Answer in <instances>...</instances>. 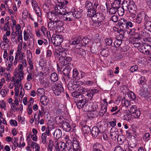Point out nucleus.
Segmentation results:
<instances>
[{
	"label": "nucleus",
	"instance_id": "6",
	"mask_svg": "<svg viewBox=\"0 0 151 151\" xmlns=\"http://www.w3.org/2000/svg\"><path fill=\"white\" fill-rule=\"evenodd\" d=\"M47 18L50 21L60 20L59 15L55 10L48 12L47 13Z\"/></svg>",
	"mask_w": 151,
	"mask_h": 151
},
{
	"label": "nucleus",
	"instance_id": "41",
	"mask_svg": "<svg viewBox=\"0 0 151 151\" xmlns=\"http://www.w3.org/2000/svg\"><path fill=\"white\" fill-rule=\"evenodd\" d=\"M121 102L122 105L125 107L128 108L130 105V101L124 99L121 100Z\"/></svg>",
	"mask_w": 151,
	"mask_h": 151
},
{
	"label": "nucleus",
	"instance_id": "62",
	"mask_svg": "<svg viewBox=\"0 0 151 151\" xmlns=\"http://www.w3.org/2000/svg\"><path fill=\"white\" fill-rule=\"evenodd\" d=\"M61 53V51H60L58 49H57L55 51L54 55L56 57H57L59 58L60 56Z\"/></svg>",
	"mask_w": 151,
	"mask_h": 151
},
{
	"label": "nucleus",
	"instance_id": "2",
	"mask_svg": "<svg viewBox=\"0 0 151 151\" xmlns=\"http://www.w3.org/2000/svg\"><path fill=\"white\" fill-rule=\"evenodd\" d=\"M133 2L130 0H125L122 3V7L125 9V10L131 12L134 9L133 5Z\"/></svg>",
	"mask_w": 151,
	"mask_h": 151
},
{
	"label": "nucleus",
	"instance_id": "1",
	"mask_svg": "<svg viewBox=\"0 0 151 151\" xmlns=\"http://www.w3.org/2000/svg\"><path fill=\"white\" fill-rule=\"evenodd\" d=\"M98 5V4L94 3V8L91 9L87 11V16L91 17L93 25L99 27L101 24V22L104 20V17L103 14L100 12L96 13V9Z\"/></svg>",
	"mask_w": 151,
	"mask_h": 151
},
{
	"label": "nucleus",
	"instance_id": "5",
	"mask_svg": "<svg viewBox=\"0 0 151 151\" xmlns=\"http://www.w3.org/2000/svg\"><path fill=\"white\" fill-rule=\"evenodd\" d=\"M52 42L56 46L60 45L63 41V37L61 35H53L51 38Z\"/></svg>",
	"mask_w": 151,
	"mask_h": 151
},
{
	"label": "nucleus",
	"instance_id": "54",
	"mask_svg": "<svg viewBox=\"0 0 151 151\" xmlns=\"http://www.w3.org/2000/svg\"><path fill=\"white\" fill-rule=\"evenodd\" d=\"M91 108L92 109V110L96 111V110L98 108V106L96 102L92 103L91 102Z\"/></svg>",
	"mask_w": 151,
	"mask_h": 151
},
{
	"label": "nucleus",
	"instance_id": "9",
	"mask_svg": "<svg viewBox=\"0 0 151 151\" xmlns=\"http://www.w3.org/2000/svg\"><path fill=\"white\" fill-rule=\"evenodd\" d=\"M61 146V149H64L65 151H73L72 148V142L70 139L67 140L66 144H64Z\"/></svg>",
	"mask_w": 151,
	"mask_h": 151
},
{
	"label": "nucleus",
	"instance_id": "34",
	"mask_svg": "<svg viewBox=\"0 0 151 151\" xmlns=\"http://www.w3.org/2000/svg\"><path fill=\"white\" fill-rule=\"evenodd\" d=\"M51 81L53 82H55L58 80V75L55 73H52L50 76Z\"/></svg>",
	"mask_w": 151,
	"mask_h": 151
},
{
	"label": "nucleus",
	"instance_id": "29",
	"mask_svg": "<svg viewBox=\"0 0 151 151\" xmlns=\"http://www.w3.org/2000/svg\"><path fill=\"white\" fill-rule=\"evenodd\" d=\"M139 34L143 37L145 39H146L147 41H149V40L150 39H149L150 36L149 33L148 32H145V30L140 32Z\"/></svg>",
	"mask_w": 151,
	"mask_h": 151
},
{
	"label": "nucleus",
	"instance_id": "12",
	"mask_svg": "<svg viewBox=\"0 0 151 151\" xmlns=\"http://www.w3.org/2000/svg\"><path fill=\"white\" fill-rule=\"evenodd\" d=\"M79 143L76 139H74L72 145L73 151H80L81 146Z\"/></svg>",
	"mask_w": 151,
	"mask_h": 151
},
{
	"label": "nucleus",
	"instance_id": "28",
	"mask_svg": "<svg viewBox=\"0 0 151 151\" xmlns=\"http://www.w3.org/2000/svg\"><path fill=\"white\" fill-rule=\"evenodd\" d=\"M63 71V73L65 76L69 75L70 72L71 70V68L70 66H65Z\"/></svg>",
	"mask_w": 151,
	"mask_h": 151
},
{
	"label": "nucleus",
	"instance_id": "7",
	"mask_svg": "<svg viewBox=\"0 0 151 151\" xmlns=\"http://www.w3.org/2000/svg\"><path fill=\"white\" fill-rule=\"evenodd\" d=\"M139 51L146 55H149L151 51V44L143 43L139 47Z\"/></svg>",
	"mask_w": 151,
	"mask_h": 151
},
{
	"label": "nucleus",
	"instance_id": "47",
	"mask_svg": "<svg viewBox=\"0 0 151 151\" xmlns=\"http://www.w3.org/2000/svg\"><path fill=\"white\" fill-rule=\"evenodd\" d=\"M47 25L48 29L50 30L54 31L55 29V27H54L52 22L50 21L48 23Z\"/></svg>",
	"mask_w": 151,
	"mask_h": 151
},
{
	"label": "nucleus",
	"instance_id": "22",
	"mask_svg": "<svg viewBox=\"0 0 151 151\" xmlns=\"http://www.w3.org/2000/svg\"><path fill=\"white\" fill-rule=\"evenodd\" d=\"M55 11L59 15H62L63 16L64 14L63 13V10L61 7L58 6H54Z\"/></svg>",
	"mask_w": 151,
	"mask_h": 151
},
{
	"label": "nucleus",
	"instance_id": "48",
	"mask_svg": "<svg viewBox=\"0 0 151 151\" xmlns=\"http://www.w3.org/2000/svg\"><path fill=\"white\" fill-rule=\"evenodd\" d=\"M144 26H145V25L141 24V23L137 25V30L139 32V34H140V32L143 31L144 30Z\"/></svg>",
	"mask_w": 151,
	"mask_h": 151
},
{
	"label": "nucleus",
	"instance_id": "24",
	"mask_svg": "<svg viewBox=\"0 0 151 151\" xmlns=\"http://www.w3.org/2000/svg\"><path fill=\"white\" fill-rule=\"evenodd\" d=\"M88 117L91 118L96 117L98 116V112L96 111L91 110L87 113Z\"/></svg>",
	"mask_w": 151,
	"mask_h": 151
},
{
	"label": "nucleus",
	"instance_id": "3",
	"mask_svg": "<svg viewBox=\"0 0 151 151\" xmlns=\"http://www.w3.org/2000/svg\"><path fill=\"white\" fill-rule=\"evenodd\" d=\"M129 112L132 113L135 118L139 119V122H142L143 119H140L139 118L140 115V111L138 109H137L136 105H133L131 106L129 110Z\"/></svg>",
	"mask_w": 151,
	"mask_h": 151
},
{
	"label": "nucleus",
	"instance_id": "56",
	"mask_svg": "<svg viewBox=\"0 0 151 151\" xmlns=\"http://www.w3.org/2000/svg\"><path fill=\"white\" fill-rule=\"evenodd\" d=\"M134 40L135 41H137L141 40V37L139 35V34L137 33L135 35L134 37Z\"/></svg>",
	"mask_w": 151,
	"mask_h": 151
},
{
	"label": "nucleus",
	"instance_id": "59",
	"mask_svg": "<svg viewBox=\"0 0 151 151\" xmlns=\"http://www.w3.org/2000/svg\"><path fill=\"white\" fill-rule=\"evenodd\" d=\"M138 69V66L137 65H135L131 67L130 69V70L131 73H132L136 71Z\"/></svg>",
	"mask_w": 151,
	"mask_h": 151
},
{
	"label": "nucleus",
	"instance_id": "14",
	"mask_svg": "<svg viewBox=\"0 0 151 151\" xmlns=\"http://www.w3.org/2000/svg\"><path fill=\"white\" fill-rule=\"evenodd\" d=\"M144 15V13L142 12H140L138 13L136 17L135 22L138 24H140L141 21L143 18Z\"/></svg>",
	"mask_w": 151,
	"mask_h": 151
},
{
	"label": "nucleus",
	"instance_id": "4",
	"mask_svg": "<svg viewBox=\"0 0 151 151\" xmlns=\"http://www.w3.org/2000/svg\"><path fill=\"white\" fill-rule=\"evenodd\" d=\"M63 12L64 15L63 16H62L61 19L62 20L66 21L67 22L70 21L72 17V14L71 12H68V9L67 7H62Z\"/></svg>",
	"mask_w": 151,
	"mask_h": 151
},
{
	"label": "nucleus",
	"instance_id": "16",
	"mask_svg": "<svg viewBox=\"0 0 151 151\" xmlns=\"http://www.w3.org/2000/svg\"><path fill=\"white\" fill-rule=\"evenodd\" d=\"M72 60V58L70 57L66 56L63 62H60L65 66H70L71 63H70Z\"/></svg>",
	"mask_w": 151,
	"mask_h": 151
},
{
	"label": "nucleus",
	"instance_id": "63",
	"mask_svg": "<svg viewBox=\"0 0 151 151\" xmlns=\"http://www.w3.org/2000/svg\"><path fill=\"white\" fill-rule=\"evenodd\" d=\"M31 3L32 6L33 7L34 9L39 7L38 6L37 2L35 0H33Z\"/></svg>",
	"mask_w": 151,
	"mask_h": 151
},
{
	"label": "nucleus",
	"instance_id": "32",
	"mask_svg": "<svg viewBox=\"0 0 151 151\" xmlns=\"http://www.w3.org/2000/svg\"><path fill=\"white\" fill-rule=\"evenodd\" d=\"M68 3V1L66 0H60L58 1V4H57V6L62 7H65Z\"/></svg>",
	"mask_w": 151,
	"mask_h": 151
},
{
	"label": "nucleus",
	"instance_id": "18",
	"mask_svg": "<svg viewBox=\"0 0 151 151\" xmlns=\"http://www.w3.org/2000/svg\"><path fill=\"white\" fill-rule=\"evenodd\" d=\"M62 127L63 129L66 132H68L70 131L71 129L70 125L66 122H63L62 124Z\"/></svg>",
	"mask_w": 151,
	"mask_h": 151
},
{
	"label": "nucleus",
	"instance_id": "45",
	"mask_svg": "<svg viewBox=\"0 0 151 151\" xmlns=\"http://www.w3.org/2000/svg\"><path fill=\"white\" fill-rule=\"evenodd\" d=\"M136 42L133 43V45L135 47H138V50H140L139 47H140L142 46V45L143 43L141 40H139V41H136Z\"/></svg>",
	"mask_w": 151,
	"mask_h": 151
},
{
	"label": "nucleus",
	"instance_id": "35",
	"mask_svg": "<svg viewBox=\"0 0 151 151\" xmlns=\"http://www.w3.org/2000/svg\"><path fill=\"white\" fill-rule=\"evenodd\" d=\"M60 56L59 58V60L60 62H63L65 58L66 57V53L65 51H61Z\"/></svg>",
	"mask_w": 151,
	"mask_h": 151
},
{
	"label": "nucleus",
	"instance_id": "11",
	"mask_svg": "<svg viewBox=\"0 0 151 151\" xmlns=\"http://www.w3.org/2000/svg\"><path fill=\"white\" fill-rule=\"evenodd\" d=\"M103 132L100 130L99 128L96 126L93 127L91 130V133L93 137L96 138L99 135V133H101Z\"/></svg>",
	"mask_w": 151,
	"mask_h": 151
},
{
	"label": "nucleus",
	"instance_id": "55",
	"mask_svg": "<svg viewBox=\"0 0 151 151\" xmlns=\"http://www.w3.org/2000/svg\"><path fill=\"white\" fill-rule=\"evenodd\" d=\"M35 12L37 16L40 17L42 16V13L39 7L35 9Z\"/></svg>",
	"mask_w": 151,
	"mask_h": 151
},
{
	"label": "nucleus",
	"instance_id": "57",
	"mask_svg": "<svg viewBox=\"0 0 151 151\" xmlns=\"http://www.w3.org/2000/svg\"><path fill=\"white\" fill-rule=\"evenodd\" d=\"M77 91L79 93V94L82 95V94L84 93L86 91V90L84 88L82 87H80Z\"/></svg>",
	"mask_w": 151,
	"mask_h": 151
},
{
	"label": "nucleus",
	"instance_id": "33",
	"mask_svg": "<svg viewBox=\"0 0 151 151\" xmlns=\"http://www.w3.org/2000/svg\"><path fill=\"white\" fill-rule=\"evenodd\" d=\"M63 117L61 116H56L55 118V122L56 124L58 125L61 124L63 122Z\"/></svg>",
	"mask_w": 151,
	"mask_h": 151
},
{
	"label": "nucleus",
	"instance_id": "40",
	"mask_svg": "<svg viewBox=\"0 0 151 151\" xmlns=\"http://www.w3.org/2000/svg\"><path fill=\"white\" fill-rule=\"evenodd\" d=\"M35 144V147L36 150L35 151H39L40 147L38 144H36L35 142H31L29 143V145H30L31 147L34 148V147Z\"/></svg>",
	"mask_w": 151,
	"mask_h": 151
},
{
	"label": "nucleus",
	"instance_id": "20",
	"mask_svg": "<svg viewBox=\"0 0 151 151\" xmlns=\"http://www.w3.org/2000/svg\"><path fill=\"white\" fill-rule=\"evenodd\" d=\"M82 42V38L81 37L79 36L74 40H72L69 42L70 44L73 45H77Z\"/></svg>",
	"mask_w": 151,
	"mask_h": 151
},
{
	"label": "nucleus",
	"instance_id": "52",
	"mask_svg": "<svg viewBox=\"0 0 151 151\" xmlns=\"http://www.w3.org/2000/svg\"><path fill=\"white\" fill-rule=\"evenodd\" d=\"M132 116V115L131 114L127 113L126 114L124 115L123 118L124 120L129 121L131 119Z\"/></svg>",
	"mask_w": 151,
	"mask_h": 151
},
{
	"label": "nucleus",
	"instance_id": "10",
	"mask_svg": "<svg viewBox=\"0 0 151 151\" xmlns=\"http://www.w3.org/2000/svg\"><path fill=\"white\" fill-rule=\"evenodd\" d=\"M83 12V10L82 9H80L78 10H75V11L73 12H71L72 15V17L71 18L70 21H72L73 19V17L79 19L82 16V12Z\"/></svg>",
	"mask_w": 151,
	"mask_h": 151
},
{
	"label": "nucleus",
	"instance_id": "51",
	"mask_svg": "<svg viewBox=\"0 0 151 151\" xmlns=\"http://www.w3.org/2000/svg\"><path fill=\"white\" fill-rule=\"evenodd\" d=\"M75 100H76V101H80L83 100V101H86V99H85V97L82 95L79 94L76 99H75Z\"/></svg>",
	"mask_w": 151,
	"mask_h": 151
},
{
	"label": "nucleus",
	"instance_id": "36",
	"mask_svg": "<svg viewBox=\"0 0 151 151\" xmlns=\"http://www.w3.org/2000/svg\"><path fill=\"white\" fill-rule=\"evenodd\" d=\"M121 2L119 1L114 0L111 4V6H113V7L118 9L120 8Z\"/></svg>",
	"mask_w": 151,
	"mask_h": 151
},
{
	"label": "nucleus",
	"instance_id": "13",
	"mask_svg": "<svg viewBox=\"0 0 151 151\" xmlns=\"http://www.w3.org/2000/svg\"><path fill=\"white\" fill-rule=\"evenodd\" d=\"M91 106V102L86 101L85 104L83 107L82 109L84 111L88 112L92 110Z\"/></svg>",
	"mask_w": 151,
	"mask_h": 151
},
{
	"label": "nucleus",
	"instance_id": "58",
	"mask_svg": "<svg viewBox=\"0 0 151 151\" xmlns=\"http://www.w3.org/2000/svg\"><path fill=\"white\" fill-rule=\"evenodd\" d=\"M105 41L106 44L109 46L111 45L112 43V40L111 38L106 39L105 40Z\"/></svg>",
	"mask_w": 151,
	"mask_h": 151
},
{
	"label": "nucleus",
	"instance_id": "44",
	"mask_svg": "<svg viewBox=\"0 0 151 151\" xmlns=\"http://www.w3.org/2000/svg\"><path fill=\"white\" fill-rule=\"evenodd\" d=\"M91 50L92 53H96L98 51V46L96 45L93 44H92Z\"/></svg>",
	"mask_w": 151,
	"mask_h": 151
},
{
	"label": "nucleus",
	"instance_id": "60",
	"mask_svg": "<svg viewBox=\"0 0 151 151\" xmlns=\"http://www.w3.org/2000/svg\"><path fill=\"white\" fill-rule=\"evenodd\" d=\"M44 91V89L43 88H38L37 92V94L39 96L42 95Z\"/></svg>",
	"mask_w": 151,
	"mask_h": 151
},
{
	"label": "nucleus",
	"instance_id": "30",
	"mask_svg": "<svg viewBox=\"0 0 151 151\" xmlns=\"http://www.w3.org/2000/svg\"><path fill=\"white\" fill-rule=\"evenodd\" d=\"M86 101H83V100L81 101H77L76 102V105L79 109H80L81 108H83L84 105L85 104Z\"/></svg>",
	"mask_w": 151,
	"mask_h": 151
},
{
	"label": "nucleus",
	"instance_id": "43",
	"mask_svg": "<svg viewBox=\"0 0 151 151\" xmlns=\"http://www.w3.org/2000/svg\"><path fill=\"white\" fill-rule=\"evenodd\" d=\"M145 29L151 32V21L146 22L145 24Z\"/></svg>",
	"mask_w": 151,
	"mask_h": 151
},
{
	"label": "nucleus",
	"instance_id": "37",
	"mask_svg": "<svg viewBox=\"0 0 151 151\" xmlns=\"http://www.w3.org/2000/svg\"><path fill=\"white\" fill-rule=\"evenodd\" d=\"M77 85L75 84H73L70 81L69 82L68 85V88L70 90L75 89L77 88Z\"/></svg>",
	"mask_w": 151,
	"mask_h": 151
},
{
	"label": "nucleus",
	"instance_id": "21",
	"mask_svg": "<svg viewBox=\"0 0 151 151\" xmlns=\"http://www.w3.org/2000/svg\"><path fill=\"white\" fill-rule=\"evenodd\" d=\"M62 132L60 129H56L54 133V136L56 139H59L61 136Z\"/></svg>",
	"mask_w": 151,
	"mask_h": 151
},
{
	"label": "nucleus",
	"instance_id": "39",
	"mask_svg": "<svg viewBox=\"0 0 151 151\" xmlns=\"http://www.w3.org/2000/svg\"><path fill=\"white\" fill-rule=\"evenodd\" d=\"M107 106H102L101 109L99 112V115L103 116L107 111Z\"/></svg>",
	"mask_w": 151,
	"mask_h": 151
},
{
	"label": "nucleus",
	"instance_id": "17",
	"mask_svg": "<svg viewBox=\"0 0 151 151\" xmlns=\"http://www.w3.org/2000/svg\"><path fill=\"white\" fill-rule=\"evenodd\" d=\"M41 103L44 105H46L49 103V100L47 97L45 96H42L40 99Z\"/></svg>",
	"mask_w": 151,
	"mask_h": 151
},
{
	"label": "nucleus",
	"instance_id": "8",
	"mask_svg": "<svg viewBox=\"0 0 151 151\" xmlns=\"http://www.w3.org/2000/svg\"><path fill=\"white\" fill-rule=\"evenodd\" d=\"M53 90L56 95H60L64 91L61 82L55 84L53 86Z\"/></svg>",
	"mask_w": 151,
	"mask_h": 151
},
{
	"label": "nucleus",
	"instance_id": "27",
	"mask_svg": "<svg viewBox=\"0 0 151 151\" xmlns=\"http://www.w3.org/2000/svg\"><path fill=\"white\" fill-rule=\"evenodd\" d=\"M97 92L98 90L96 89L89 90L88 91L86 95L92 98L94 94Z\"/></svg>",
	"mask_w": 151,
	"mask_h": 151
},
{
	"label": "nucleus",
	"instance_id": "42",
	"mask_svg": "<svg viewBox=\"0 0 151 151\" xmlns=\"http://www.w3.org/2000/svg\"><path fill=\"white\" fill-rule=\"evenodd\" d=\"M64 144H65L63 142H60L59 143H57L55 146V148L56 151H61L62 150V149H61V146Z\"/></svg>",
	"mask_w": 151,
	"mask_h": 151
},
{
	"label": "nucleus",
	"instance_id": "61",
	"mask_svg": "<svg viewBox=\"0 0 151 151\" xmlns=\"http://www.w3.org/2000/svg\"><path fill=\"white\" fill-rule=\"evenodd\" d=\"M125 10V9H124V8L122 7V8L119 9V10L118 9V11L117 12L119 15L120 16H122L124 15V11Z\"/></svg>",
	"mask_w": 151,
	"mask_h": 151
},
{
	"label": "nucleus",
	"instance_id": "49",
	"mask_svg": "<svg viewBox=\"0 0 151 151\" xmlns=\"http://www.w3.org/2000/svg\"><path fill=\"white\" fill-rule=\"evenodd\" d=\"M108 51L107 50L104 48L100 52L101 55L103 56L107 57L108 56Z\"/></svg>",
	"mask_w": 151,
	"mask_h": 151
},
{
	"label": "nucleus",
	"instance_id": "31",
	"mask_svg": "<svg viewBox=\"0 0 151 151\" xmlns=\"http://www.w3.org/2000/svg\"><path fill=\"white\" fill-rule=\"evenodd\" d=\"M149 94V92L147 88H144L142 90H141L140 93V95L142 97L145 98Z\"/></svg>",
	"mask_w": 151,
	"mask_h": 151
},
{
	"label": "nucleus",
	"instance_id": "23",
	"mask_svg": "<svg viewBox=\"0 0 151 151\" xmlns=\"http://www.w3.org/2000/svg\"><path fill=\"white\" fill-rule=\"evenodd\" d=\"M112 129H111L110 132V136L112 139L113 140H116L118 135V132L117 131H112Z\"/></svg>",
	"mask_w": 151,
	"mask_h": 151
},
{
	"label": "nucleus",
	"instance_id": "46",
	"mask_svg": "<svg viewBox=\"0 0 151 151\" xmlns=\"http://www.w3.org/2000/svg\"><path fill=\"white\" fill-rule=\"evenodd\" d=\"M82 131L84 134H87L88 133L89 131H91V129L89 127L85 125L83 127Z\"/></svg>",
	"mask_w": 151,
	"mask_h": 151
},
{
	"label": "nucleus",
	"instance_id": "53",
	"mask_svg": "<svg viewBox=\"0 0 151 151\" xmlns=\"http://www.w3.org/2000/svg\"><path fill=\"white\" fill-rule=\"evenodd\" d=\"M47 136L45 133H43L41 137L42 142L43 144H45L47 142L46 141Z\"/></svg>",
	"mask_w": 151,
	"mask_h": 151
},
{
	"label": "nucleus",
	"instance_id": "50",
	"mask_svg": "<svg viewBox=\"0 0 151 151\" xmlns=\"http://www.w3.org/2000/svg\"><path fill=\"white\" fill-rule=\"evenodd\" d=\"M117 11H118V9L113 7V6H111V7L109 9V12L110 14H115L117 12Z\"/></svg>",
	"mask_w": 151,
	"mask_h": 151
},
{
	"label": "nucleus",
	"instance_id": "26",
	"mask_svg": "<svg viewBox=\"0 0 151 151\" xmlns=\"http://www.w3.org/2000/svg\"><path fill=\"white\" fill-rule=\"evenodd\" d=\"M73 78L77 80H78L80 78H82V77H80L79 72H78L77 69L76 68H74L73 70Z\"/></svg>",
	"mask_w": 151,
	"mask_h": 151
},
{
	"label": "nucleus",
	"instance_id": "38",
	"mask_svg": "<svg viewBox=\"0 0 151 151\" xmlns=\"http://www.w3.org/2000/svg\"><path fill=\"white\" fill-rule=\"evenodd\" d=\"M122 41V40L121 39L116 38L114 43V46L116 47H119L121 45Z\"/></svg>",
	"mask_w": 151,
	"mask_h": 151
},
{
	"label": "nucleus",
	"instance_id": "19",
	"mask_svg": "<svg viewBox=\"0 0 151 151\" xmlns=\"http://www.w3.org/2000/svg\"><path fill=\"white\" fill-rule=\"evenodd\" d=\"M51 22H52L53 25L55 27V29H57L58 27H62L63 24V23L61 20H58L56 21H51Z\"/></svg>",
	"mask_w": 151,
	"mask_h": 151
},
{
	"label": "nucleus",
	"instance_id": "64",
	"mask_svg": "<svg viewBox=\"0 0 151 151\" xmlns=\"http://www.w3.org/2000/svg\"><path fill=\"white\" fill-rule=\"evenodd\" d=\"M114 151H124V150L121 146H117L115 147Z\"/></svg>",
	"mask_w": 151,
	"mask_h": 151
},
{
	"label": "nucleus",
	"instance_id": "15",
	"mask_svg": "<svg viewBox=\"0 0 151 151\" xmlns=\"http://www.w3.org/2000/svg\"><path fill=\"white\" fill-rule=\"evenodd\" d=\"M126 23V20H125L124 19H121L118 21V24L121 29H127Z\"/></svg>",
	"mask_w": 151,
	"mask_h": 151
},
{
	"label": "nucleus",
	"instance_id": "25",
	"mask_svg": "<svg viewBox=\"0 0 151 151\" xmlns=\"http://www.w3.org/2000/svg\"><path fill=\"white\" fill-rule=\"evenodd\" d=\"M85 7L88 11L89 10L91 9H92L93 8H94V4L93 5V4L91 2L87 1L85 4Z\"/></svg>",
	"mask_w": 151,
	"mask_h": 151
}]
</instances>
